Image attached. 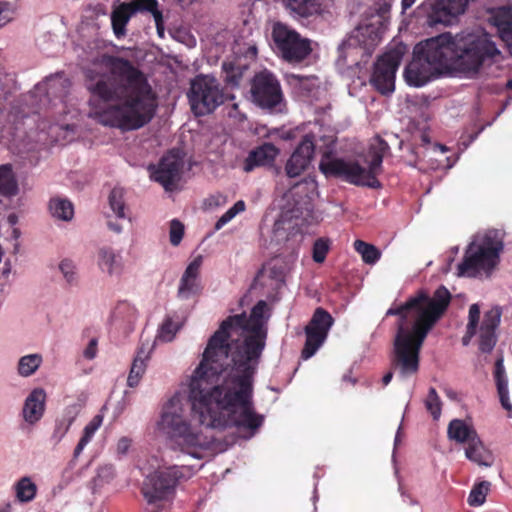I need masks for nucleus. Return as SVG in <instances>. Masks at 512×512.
I'll return each mask as SVG.
<instances>
[{
  "label": "nucleus",
  "mask_w": 512,
  "mask_h": 512,
  "mask_svg": "<svg viewBox=\"0 0 512 512\" xmlns=\"http://www.w3.org/2000/svg\"><path fill=\"white\" fill-rule=\"evenodd\" d=\"M109 74L87 69L86 88L91 94L89 116L122 131L138 130L154 118L157 95L146 75L131 61L104 55Z\"/></svg>",
  "instance_id": "f257e3e1"
},
{
  "label": "nucleus",
  "mask_w": 512,
  "mask_h": 512,
  "mask_svg": "<svg viewBox=\"0 0 512 512\" xmlns=\"http://www.w3.org/2000/svg\"><path fill=\"white\" fill-rule=\"evenodd\" d=\"M224 369V363H211L194 370L188 395L191 416L206 428L236 426L254 433L264 422L252 403V380L257 367L232 364L228 379L218 384Z\"/></svg>",
  "instance_id": "f03ea898"
},
{
  "label": "nucleus",
  "mask_w": 512,
  "mask_h": 512,
  "mask_svg": "<svg viewBox=\"0 0 512 512\" xmlns=\"http://www.w3.org/2000/svg\"><path fill=\"white\" fill-rule=\"evenodd\" d=\"M451 299L450 291L440 285L432 295L421 289L404 304L387 310V316L399 317L393 362L402 374L418 371L421 347L429 332L447 311Z\"/></svg>",
  "instance_id": "7ed1b4c3"
},
{
  "label": "nucleus",
  "mask_w": 512,
  "mask_h": 512,
  "mask_svg": "<svg viewBox=\"0 0 512 512\" xmlns=\"http://www.w3.org/2000/svg\"><path fill=\"white\" fill-rule=\"evenodd\" d=\"M268 305L260 300L246 313L228 316L209 338L199 363V370L206 364L224 363L229 356L233 365L258 367L266 346L267 332L263 329L264 314Z\"/></svg>",
  "instance_id": "20e7f679"
},
{
  "label": "nucleus",
  "mask_w": 512,
  "mask_h": 512,
  "mask_svg": "<svg viewBox=\"0 0 512 512\" xmlns=\"http://www.w3.org/2000/svg\"><path fill=\"white\" fill-rule=\"evenodd\" d=\"M323 145L318 149L321 153L319 170L326 177L342 179L356 186L378 189L381 187L377 176L382 173L383 158L390 150L388 143L377 136L368 149V167L365 168L356 160H346L335 156L336 139L334 136L321 138Z\"/></svg>",
  "instance_id": "39448f33"
},
{
  "label": "nucleus",
  "mask_w": 512,
  "mask_h": 512,
  "mask_svg": "<svg viewBox=\"0 0 512 512\" xmlns=\"http://www.w3.org/2000/svg\"><path fill=\"white\" fill-rule=\"evenodd\" d=\"M454 35L439 34L418 43L413 59L407 65L404 76L414 87H422L431 80L454 73Z\"/></svg>",
  "instance_id": "423d86ee"
},
{
  "label": "nucleus",
  "mask_w": 512,
  "mask_h": 512,
  "mask_svg": "<svg viewBox=\"0 0 512 512\" xmlns=\"http://www.w3.org/2000/svg\"><path fill=\"white\" fill-rule=\"evenodd\" d=\"M159 427L182 452L197 459L202 458L201 452L209 449L213 442V436L204 434L186 420L178 396L172 397L164 406Z\"/></svg>",
  "instance_id": "0eeeda50"
},
{
  "label": "nucleus",
  "mask_w": 512,
  "mask_h": 512,
  "mask_svg": "<svg viewBox=\"0 0 512 512\" xmlns=\"http://www.w3.org/2000/svg\"><path fill=\"white\" fill-rule=\"evenodd\" d=\"M500 51L491 37L484 34L454 35V72L475 78L485 66L492 65Z\"/></svg>",
  "instance_id": "6e6552de"
},
{
  "label": "nucleus",
  "mask_w": 512,
  "mask_h": 512,
  "mask_svg": "<svg viewBox=\"0 0 512 512\" xmlns=\"http://www.w3.org/2000/svg\"><path fill=\"white\" fill-rule=\"evenodd\" d=\"M503 248V240L497 230H488L483 235L476 236L458 265V274L469 277H476L481 273L490 275L500 261Z\"/></svg>",
  "instance_id": "1a4fd4ad"
},
{
  "label": "nucleus",
  "mask_w": 512,
  "mask_h": 512,
  "mask_svg": "<svg viewBox=\"0 0 512 512\" xmlns=\"http://www.w3.org/2000/svg\"><path fill=\"white\" fill-rule=\"evenodd\" d=\"M270 47L273 52L287 63H301L312 53V41L281 21L272 23Z\"/></svg>",
  "instance_id": "9d476101"
},
{
  "label": "nucleus",
  "mask_w": 512,
  "mask_h": 512,
  "mask_svg": "<svg viewBox=\"0 0 512 512\" xmlns=\"http://www.w3.org/2000/svg\"><path fill=\"white\" fill-rule=\"evenodd\" d=\"M194 470L190 466L173 465L160 467L146 476L141 492L148 504H156L175 493L177 485L192 477Z\"/></svg>",
  "instance_id": "9b49d317"
},
{
  "label": "nucleus",
  "mask_w": 512,
  "mask_h": 512,
  "mask_svg": "<svg viewBox=\"0 0 512 512\" xmlns=\"http://www.w3.org/2000/svg\"><path fill=\"white\" fill-rule=\"evenodd\" d=\"M187 98L191 111L196 116L212 113L225 101V95L218 80L202 74L191 80Z\"/></svg>",
  "instance_id": "f8f14e48"
},
{
  "label": "nucleus",
  "mask_w": 512,
  "mask_h": 512,
  "mask_svg": "<svg viewBox=\"0 0 512 512\" xmlns=\"http://www.w3.org/2000/svg\"><path fill=\"white\" fill-rule=\"evenodd\" d=\"M251 97L257 106L270 113H282L286 107L281 84L268 70L260 71L252 78Z\"/></svg>",
  "instance_id": "ddd939ff"
},
{
  "label": "nucleus",
  "mask_w": 512,
  "mask_h": 512,
  "mask_svg": "<svg viewBox=\"0 0 512 512\" xmlns=\"http://www.w3.org/2000/svg\"><path fill=\"white\" fill-rule=\"evenodd\" d=\"M403 54V48H393L378 57L375 62L370 83L381 94H389L394 91L395 75Z\"/></svg>",
  "instance_id": "4468645a"
},
{
  "label": "nucleus",
  "mask_w": 512,
  "mask_h": 512,
  "mask_svg": "<svg viewBox=\"0 0 512 512\" xmlns=\"http://www.w3.org/2000/svg\"><path fill=\"white\" fill-rule=\"evenodd\" d=\"M333 323L334 319L327 310L322 307L315 309L309 323L305 327L306 341L301 352L303 359L311 358L322 346Z\"/></svg>",
  "instance_id": "2eb2a0df"
},
{
  "label": "nucleus",
  "mask_w": 512,
  "mask_h": 512,
  "mask_svg": "<svg viewBox=\"0 0 512 512\" xmlns=\"http://www.w3.org/2000/svg\"><path fill=\"white\" fill-rule=\"evenodd\" d=\"M183 167L184 161L179 151L171 150L161 158L152 178L166 191H173L181 179Z\"/></svg>",
  "instance_id": "dca6fc26"
},
{
  "label": "nucleus",
  "mask_w": 512,
  "mask_h": 512,
  "mask_svg": "<svg viewBox=\"0 0 512 512\" xmlns=\"http://www.w3.org/2000/svg\"><path fill=\"white\" fill-rule=\"evenodd\" d=\"M316 150L314 135L306 134L295 148L285 165V173L290 178L300 176L309 167Z\"/></svg>",
  "instance_id": "f3484780"
},
{
  "label": "nucleus",
  "mask_w": 512,
  "mask_h": 512,
  "mask_svg": "<svg viewBox=\"0 0 512 512\" xmlns=\"http://www.w3.org/2000/svg\"><path fill=\"white\" fill-rule=\"evenodd\" d=\"M501 316L502 309L499 306H494L484 313L478 331L479 350L482 353H490L494 349L497 343L496 330L500 324Z\"/></svg>",
  "instance_id": "a211bd4d"
},
{
  "label": "nucleus",
  "mask_w": 512,
  "mask_h": 512,
  "mask_svg": "<svg viewBox=\"0 0 512 512\" xmlns=\"http://www.w3.org/2000/svg\"><path fill=\"white\" fill-rule=\"evenodd\" d=\"M124 194L125 192L123 188L114 187L108 196V203L112 214H106L107 226L115 233H121L123 230V227L118 220H130L129 210L124 199Z\"/></svg>",
  "instance_id": "6ab92c4d"
},
{
  "label": "nucleus",
  "mask_w": 512,
  "mask_h": 512,
  "mask_svg": "<svg viewBox=\"0 0 512 512\" xmlns=\"http://www.w3.org/2000/svg\"><path fill=\"white\" fill-rule=\"evenodd\" d=\"M280 150L274 144L265 142L252 149L243 162V171L252 172L257 167L272 166Z\"/></svg>",
  "instance_id": "aec40b11"
},
{
  "label": "nucleus",
  "mask_w": 512,
  "mask_h": 512,
  "mask_svg": "<svg viewBox=\"0 0 512 512\" xmlns=\"http://www.w3.org/2000/svg\"><path fill=\"white\" fill-rule=\"evenodd\" d=\"M202 264L201 256L195 258L184 271L179 287L178 297L181 299H189L201 293L202 287L199 280L200 267Z\"/></svg>",
  "instance_id": "412c9836"
},
{
  "label": "nucleus",
  "mask_w": 512,
  "mask_h": 512,
  "mask_svg": "<svg viewBox=\"0 0 512 512\" xmlns=\"http://www.w3.org/2000/svg\"><path fill=\"white\" fill-rule=\"evenodd\" d=\"M46 393L42 388H36L31 391L25 400L22 414L23 418L29 424L38 422L45 411Z\"/></svg>",
  "instance_id": "4be33fe9"
},
{
  "label": "nucleus",
  "mask_w": 512,
  "mask_h": 512,
  "mask_svg": "<svg viewBox=\"0 0 512 512\" xmlns=\"http://www.w3.org/2000/svg\"><path fill=\"white\" fill-rule=\"evenodd\" d=\"M151 347L148 344H141L138 348L136 356L133 359L130 372L127 378V385L131 388L136 387L147 367V361L150 358Z\"/></svg>",
  "instance_id": "5701e85b"
},
{
  "label": "nucleus",
  "mask_w": 512,
  "mask_h": 512,
  "mask_svg": "<svg viewBox=\"0 0 512 512\" xmlns=\"http://www.w3.org/2000/svg\"><path fill=\"white\" fill-rule=\"evenodd\" d=\"M290 13L301 18H309L322 12V0H282Z\"/></svg>",
  "instance_id": "b1692460"
},
{
  "label": "nucleus",
  "mask_w": 512,
  "mask_h": 512,
  "mask_svg": "<svg viewBox=\"0 0 512 512\" xmlns=\"http://www.w3.org/2000/svg\"><path fill=\"white\" fill-rule=\"evenodd\" d=\"M134 14L128 2L114 7L111 13V25L115 36L120 39L126 35V25Z\"/></svg>",
  "instance_id": "393cba45"
},
{
  "label": "nucleus",
  "mask_w": 512,
  "mask_h": 512,
  "mask_svg": "<svg viewBox=\"0 0 512 512\" xmlns=\"http://www.w3.org/2000/svg\"><path fill=\"white\" fill-rule=\"evenodd\" d=\"M478 435L473 425L467 424L464 420L453 419L447 428V436L450 440L457 443H468L472 438Z\"/></svg>",
  "instance_id": "a878e982"
},
{
  "label": "nucleus",
  "mask_w": 512,
  "mask_h": 512,
  "mask_svg": "<svg viewBox=\"0 0 512 512\" xmlns=\"http://www.w3.org/2000/svg\"><path fill=\"white\" fill-rule=\"evenodd\" d=\"M98 265L103 272L109 275L119 274L122 271V257L110 247H103L98 251Z\"/></svg>",
  "instance_id": "bb28decb"
},
{
  "label": "nucleus",
  "mask_w": 512,
  "mask_h": 512,
  "mask_svg": "<svg viewBox=\"0 0 512 512\" xmlns=\"http://www.w3.org/2000/svg\"><path fill=\"white\" fill-rule=\"evenodd\" d=\"M222 69L225 74V83L234 88L240 86L241 81L249 70V66L242 63L239 59H234L231 61H224Z\"/></svg>",
  "instance_id": "cd10ccee"
},
{
  "label": "nucleus",
  "mask_w": 512,
  "mask_h": 512,
  "mask_svg": "<svg viewBox=\"0 0 512 512\" xmlns=\"http://www.w3.org/2000/svg\"><path fill=\"white\" fill-rule=\"evenodd\" d=\"M466 444L467 446L465 448V456L467 459L479 465H490L491 455L485 448L479 435L472 438L471 441Z\"/></svg>",
  "instance_id": "c85d7f7f"
},
{
  "label": "nucleus",
  "mask_w": 512,
  "mask_h": 512,
  "mask_svg": "<svg viewBox=\"0 0 512 512\" xmlns=\"http://www.w3.org/2000/svg\"><path fill=\"white\" fill-rule=\"evenodd\" d=\"M18 183L11 164L0 165V195L11 197L18 193Z\"/></svg>",
  "instance_id": "c756f323"
},
{
  "label": "nucleus",
  "mask_w": 512,
  "mask_h": 512,
  "mask_svg": "<svg viewBox=\"0 0 512 512\" xmlns=\"http://www.w3.org/2000/svg\"><path fill=\"white\" fill-rule=\"evenodd\" d=\"M49 210L53 217L63 221H70L74 216L73 204L67 199L52 198Z\"/></svg>",
  "instance_id": "7c9ffc66"
},
{
  "label": "nucleus",
  "mask_w": 512,
  "mask_h": 512,
  "mask_svg": "<svg viewBox=\"0 0 512 512\" xmlns=\"http://www.w3.org/2000/svg\"><path fill=\"white\" fill-rule=\"evenodd\" d=\"M493 19L500 38L512 50V15L508 12L498 13Z\"/></svg>",
  "instance_id": "2f4dec72"
},
{
  "label": "nucleus",
  "mask_w": 512,
  "mask_h": 512,
  "mask_svg": "<svg viewBox=\"0 0 512 512\" xmlns=\"http://www.w3.org/2000/svg\"><path fill=\"white\" fill-rule=\"evenodd\" d=\"M103 422V416L95 415L91 421L85 426L83 435L80 438L77 446L74 449V458H77L85 448V446L91 441L95 432L100 428Z\"/></svg>",
  "instance_id": "473e14b6"
},
{
  "label": "nucleus",
  "mask_w": 512,
  "mask_h": 512,
  "mask_svg": "<svg viewBox=\"0 0 512 512\" xmlns=\"http://www.w3.org/2000/svg\"><path fill=\"white\" fill-rule=\"evenodd\" d=\"M480 320V306L472 304L469 308L468 323L466 326V333L462 338V344L467 346L471 339L477 334V328Z\"/></svg>",
  "instance_id": "72a5a7b5"
},
{
  "label": "nucleus",
  "mask_w": 512,
  "mask_h": 512,
  "mask_svg": "<svg viewBox=\"0 0 512 512\" xmlns=\"http://www.w3.org/2000/svg\"><path fill=\"white\" fill-rule=\"evenodd\" d=\"M354 248L361 255L363 262L366 264H375L381 257L380 250L365 241L356 240L354 242Z\"/></svg>",
  "instance_id": "f704fd0d"
},
{
  "label": "nucleus",
  "mask_w": 512,
  "mask_h": 512,
  "mask_svg": "<svg viewBox=\"0 0 512 512\" xmlns=\"http://www.w3.org/2000/svg\"><path fill=\"white\" fill-rule=\"evenodd\" d=\"M42 363L40 354H30L20 358L18 363V372L21 376L28 377L35 373Z\"/></svg>",
  "instance_id": "c9c22d12"
},
{
  "label": "nucleus",
  "mask_w": 512,
  "mask_h": 512,
  "mask_svg": "<svg viewBox=\"0 0 512 512\" xmlns=\"http://www.w3.org/2000/svg\"><path fill=\"white\" fill-rule=\"evenodd\" d=\"M490 488V483L487 481H482L478 484H475L470 491L468 496V503L470 506H480L482 505L488 494Z\"/></svg>",
  "instance_id": "e433bc0d"
},
{
  "label": "nucleus",
  "mask_w": 512,
  "mask_h": 512,
  "mask_svg": "<svg viewBox=\"0 0 512 512\" xmlns=\"http://www.w3.org/2000/svg\"><path fill=\"white\" fill-rule=\"evenodd\" d=\"M16 493L20 501H31L36 495V485L28 477H24L17 483Z\"/></svg>",
  "instance_id": "4c0bfd02"
},
{
  "label": "nucleus",
  "mask_w": 512,
  "mask_h": 512,
  "mask_svg": "<svg viewBox=\"0 0 512 512\" xmlns=\"http://www.w3.org/2000/svg\"><path fill=\"white\" fill-rule=\"evenodd\" d=\"M425 407L434 420H438L442 411V402L435 388L429 389L425 400Z\"/></svg>",
  "instance_id": "58836bf2"
},
{
  "label": "nucleus",
  "mask_w": 512,
  "mask_h": 512,
  "mask_svg": "<svg viewBox=\"0 0 512 512\" xmlns=\"http://www.w3.org/2000/svg\"><path fill=\"white\" fill-rule=\"evenodd\" d=\"M246 205L243 200L237 201L229 208L216 222L215 230H220L224 225L230 222L237 214L245 211Z\"/></svg>",
  "instance_id": "ea45409f"
},
{
  "label": "nucleus",
  "mask_w": 512,
  "mask_h": 512,
  "mask_svg": "<svg viewBox=\"0 0 512 512\" xmlns=\"http://www.w3.org/2000/svg\"><path fill=\"white\" fill-rule=\"evenodd\" d=\"M134 14L136 12H150L152 16L156 14V12H161L158 9V1L157 0H132L128 2Z\"/></svg>",
  "instance_id": "a19ab883"
},
{
  "label": "nucleus",
  "mask_w": 512,
  "mask_h": 512,
  "mask_svg": "<svg viewBox=\"0 0 512 512\" xmlns=\"http://www.w3.org/2000/svg\"><path fill=\"white\" fill-rule=\"evenodd\" d=\"M329 240L324 238L317 239L313 244L312 257L316 263H322L325 261L327 253L329 251Z\"/></svg>",
  "instance_id": "79ce46f5"
},
{
  "label": "nucleus",
  "mask_w": 512,
  "mask_h": 512,
  "mask_svg": "<svg viewBox=\"0 0 512 512\" xmlns=\"http://www.w3.org/2000/svg\"><path fill=\"white\" fill-rule=\"evenodd\" d=\"M73 421L74 417L70 415L64 416L62 419L56 421V425L52 435L53 439H55L56 442H59L66 435Z\"/></svg>",
  "instance_id": "37998d69"
},
{
  "label": "nucleus",
  "mask_w": 512,
  "mask_h": 512,
  "mask_svg": "<svg viewBox=\"0 0 512 512\" xmlns=\"http://www.w3.org/2000/svg\"><path fill=\"white\" fill-rule=\"evenodd\" d=\"M178 329L179 326L171 318H166L160 327L158 338L166 342L171 341Z\"/></svg>",
  "instance_id": "c03bdc74"
},
{
  "label": "nucleus",
  "mask_w": 512,
  "mask_h": 512,
  "mask_svg": "<svg viewBox=\"0 0 512 512\" xmlns=\"http://www.w3.org/2000/svg\"><path fill=\"white\" fill-rule=\"evenodd\" d=\"M184 236V225L177 219H173L170 223V243L173 246L180 244Z\"/></svg>",
  "instance_id": "a18cd8bd"
},
{
  "label": "nucleus",
  "mask_w": 512,
  "mask_h": 512,
  "mask_svg": "<svg viewBox=\"0 0 512 512\" xmlns=\"http://www.w3.org/2000/svg\"><path fill=\"white\" fill-rule=\"evenodd\" d=\"M59 269L68 283L71 284L76 280L75 265L71 260H62L59 264Z\"/></svg>",
  "instance_id": "49530a36"
},
{
  "label": "nucleus",
  "mask_w": 512,
  "mask_h": 512,
  "mask_svg": "<svg viewBox=\"0 0 512 512\" xmlns=\"http://www.w3.org/2000/svg\"><path fill=\"white\" fill-rule=\"evenodd\" d=\"M494 378H495L497 387H499V384L508 385L507 379L505 376V368H504V364H503V358H498L495 362Z\"/></svg>",
  "instance_id": "de8ad7c7"
},
{
  "label": "nucleus",
  "mask_w": 512,
  "mask_h": 512,
  "mask_svg": "<svg viewBox=\"0 0 512 512\" xmlns=\"http://www.w3.org/2000/svg\"><path fill=\"white\" fill-rule=\"evenodd\" d=\"M497 392H498L502 407L507 411H512V404L510 402L509 393H508V385L499 384V387H497Z\"/></svg>",
  "instance_id": "09e8293b"
},
{
  "label": "nucleus",
  "mask_w": 512,
  "mask_h": 512,
  "mask_svg": "<svg viewBox=\"0 0 512 512\" xmlns=\"http://www.w3.org/2000/svg\"><path fill=\"white\" fill-rule=\"evenodd\" d=\"M12 12L7 2H0V27L7 24L12 19Z\"/></svg>",
  "instance_id": "8fccbe9b"
},
{
  "label": "nucleus",
  "mask_w": 512,
  "mask_h": 512,
  "mask_svg": "<svg viewBox=\"0 0 512 512\" xmlns=\"http://www.w3.org/2000/svg\"><path fill=\"white\" fill-rule=\"evenodd\" d=\"M97 345L98 341L96 338H92L87 347L85 348L83 355L86 359L92 360L96 357L97 354Z\"/></svg>",
  "instance_id": "3c124183"
},
{
  "label": "nucleus",
  "mask_w": 512,
  "mask_h": 512,
  "mask_svg": "<svg viewBox=\"0 0 512 512\" xmlns=\"http://www.w3.org/2000/svg\"><path fill=\"white\" fill-rule=\"evenodd\" d=\"M131 446V440L127 437H122L119 439L117 443V452L118 454L124 455L127 453Z\"/></svg>",
  "instance_id": "603ef678"
},
{
  "label": "nucleus",
  "mask_w": 512,
  "mask_h": 512,
  "mask_svg": "<svg viewBox=\"0 0 512 512\" xmlns=\"http://www.w3.org/2000/svg\"><path fill=\"white\" fill-rule=\"evenodd\" d=\"M154 21L157 29V33L160 37H164V22L162 12H156L154 15Z\"/></svg>",
  "instance_id": "864d4df0"
},
{
  "label": "nucleus",
  "mask_w": 512,
  "mask_h": 512,
  "mask_svg": "<svg viewBox=\"0 0 512 512\" xmlns=\"http://www.w3.org/2000/svg\"><path fill=\"white\" fill-rule=\"evenodd\" d=\"M415 2H416V0H402V2H401L402 10L406 11L407 9L411 8Z\"/></svg>",
  "instance_id": "5fc2aeb1"
},
{
  "label": "nucleus",
  "mask_w": 512,
  "mask_h": 512,
  "mask_svg": "<svg viewBox=\"0 0 512 512\" xmlns=\"http://www.w3.org/2000/svg\"><path fill=\"white\" fill-rule=\"evenodd\" d=\"M392 378H393V372H392V371L387 372V373L383 376V378H382V383H383V385H384V386H387V385L391 382Z\"/></svg>",
  "instance_id": "6e6d98bb"
},
{
  "label": "nucleus",
  "mask_w": 512,
  "mask_h": 512,
  "mask_svg": "<svg viewBox=\"0 0 512 512\" xmlns=\"http://www.w3.org/2000/svg\"><path fill=\"white\" fill-rule=\"evenodd\" d=\"M420 141L423 146L430 144V137H429L428 133L422 132L420 134Z\"/></svg>",
  "instance_id": "4d7b16f0"
},
{
  "label": "nucleus",
  "mask_w": 512,
  "mask_h": 512,
  "mask_svg": "<svg viewBox=\"0 0 512 512\" xmlns=\"http://www.w3.org/2000/svg\"><path fill=\"white\" fill-rule=\"evenodd\" d=\"M11 505L9 503L0 506V512H10Z\"/></svg>",
  "instance_id": "13d9d810"
},
{
  "label": "nucleus",
  "mask_w": 512,
  "mask_h": 512,
  "mask_svg": "<svg viewBox=\"0 0 512 512\" xmlns=\"http://www.w3.org/2000/svg\"><path fill=\"white\" fill-rule=\"evenodd\" d=\"M181 4H190L192 3V0H179Z\"/></svg>",
  "instance_id": "bf43d9fd"
},
{
  "label": "nucleus",
  "mask_w": 512,
  "mask_h": 512,
  "mask_svg": "<svg viewBox=\"0 0 512 512\" xmlns=\"http://www.w3.org/2000/svg\"><path fill=\"white\" fill-rule=\"evenodd\" d=\"M437 147H439L442 151H445V147L442 146V145H436Z\"/></svg>",
  "instance_id": "052dcab7"
},
{
  "label": "nucleus",
  "mask_w": 512,
  "mask_h": 512,
  "mask_svg": "<svg viewBox=\"0 0 512 512\" xmlns=\"http://www.w3.org/2000/svg\"><path fill=\"white\" fill-rule=\"evenodd\" d=\"M9 219L12 223H14L15 216H9Z\"/></svg>",
  "instance_id": "680f3d73"
},
{
  "label": "nucleus",
  "mask_w": 512,
  "mask_h": 512,
  "mask_svg": "<svg viewBox=\"0 0 512 512\" xmlns=\"http://www.w3.org/2000/svg\"><path fill=\"white\" fill-rule=\"evenodd\" d=\"M155 512H159V511H155Z\"/></svg>",
  "instance_id": "e2e57ef3"
}]
</instances>
